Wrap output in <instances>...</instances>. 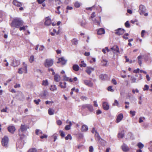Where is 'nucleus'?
<instances>
[{
  "label": "nucleus",
  "mask_w": 152,
  "mask_h": 152,
  "mask_svg": "<svg viewBox=\"0 0 152 152\" xmlns=\"http://www.w3.org/2000/svg\"><path fill=\"white\" fill-rule=\"evenodd\" d=\"M23 21L21 18L16 17L13 18L10 25L12 27L18 28L23 25Z\"/></svg>",
  "instance_id": "obj_1"
},
{
  "label": "nucleus",
  "mask_w": 152,
  "mask_h": 152,
  "mask_svg": "<svg viewBox=\"0 0 152 152\" xmlns=\"http://www.w3.org/2000/svg\"><path fill=\"white\" fill-rule=\"evenodd\" d=\"M28 127V126L22 124L20 129H19V135L21 139H23L25 137L24 133L26 132Z\"/></svg>",
  "instance_id": "obj_2"
},
{
  "label": "nucleus",
  "mask_w": 152,
  "mask_h": 152,
  "mask_svg": "<svg viewBox=\"0 0 152 152\" xmlns=\"http://www.w3.org/2000/svg\"><path fill=\"white\" fill-rule=\"evenodd\" d=\"M146 10V9L144 6L142 5H140V6L139 12L141 15H144L145 16H147L148 15V13H145Z\"/></svg>",
  "instance_id": "obj_3"
},
{
  "label": "nucleus",
  "mask_w": 152,
  "mask_h": 152,
  "mask_svg": "<svg viewBox=\"0 0 152 152\" xmlns=\"http://www.w3.org/2000/svg\"><path fill=\"white\" fill-rule=\"evenodd\" d=\"M53 60L52 59H47L45 60L44 64L45 67H49L53 65Z\"/></svg>",
  "instance_id": "obj_4"
},
{
  "label": "nucleus",
  "mask_w": 152,
  "mask_h": 152,
  "mask_svg": "<svg viewBox=\"0 0 152 152\" xmlns=\"http://www.w3.org/2000/svg\"><path fill=\"white\" fill-rule=\"evenodd\" d=\"M9 139L7 137L5 136L2 139L1 143L4 147H7Z\"/></svg>",
  "instance_id": "obj_5"
},
{
  "label": "nucleus",
  "mask_w": 152,
  "mask_h": 152,
  "mask_svg": "<svg viewBox=\"0 0 152 152\" xmlns=\"http://www.w3.org/2000/svg\"><path fill=\"white\" fill-rule=\"evenodd\" d=\"M115 34L118 35H120L123 34L125 32V30L124 29L119 28L115 30Z\"/></svg>",
  "instance_id": "obj_6"
},
{
  "label": "nucleus",
  "mask_w": 152,
  "mask_h": 152,
  "mask_svg": "<svg viewBox=\"0 0 152 152\" xmlns=\"http://www.w3.org/2000/svg\"><path fill=\"white\" fill-rule=\"evenodd\" d=\"M12 66L14 67L18 66L20 64V61L19 60H17L15 59H14L12 62Z\"/></svg>",
  "instance_id": "obj_7"
},
{
  "label": "nucleus",
  "mask_w": 152,
  "mask_h": 152,
  "mask_svg": "<svg viewBox=\"0 0 152 152\" xmlns=\"http://www.w3.org/2000/svg\"><path fill=\"white\" fill-rule=\"evenodd\" d=\"M84 84L90 87H92L93 86V83L91 80H83Z\"/></svg>",
  "instance_id": "obj_8"
},
{
  "label": "nucleus",
  "mask_w": 152,
  "mask_h": 152,
  "mask_svg": "<svg viewBox=\"0 0 152 152\" xmlns=\"http://www.w3.org/2000/svg\"><path fill=\"white\" fill-rule=\"evenodd\" d=\"M51 23V20L49 16L45 18V24L47 26L50 25Z\"/></svg>",
  "instance_id": "obj_9"
},
{
  "label": "nucleus",
  "mask_w": 152,
  "mask_h": 152,
  "mask_svg": "<svg viewBox=\"0 0 152 152\" xmlns=\"http://www.w3.org/2000/svg\"><path fill=\"white\" fill-rule=\"evenodd\" d=\"M111 49L114 51L113 53L114 54H115V52H116L118 53H120V51L117 45H115L111 48Z\"/></svg>",
  "instance_id": "obj_10"
},
{
  "label": "nucleus",
  "mask_w": 152,
  "mask_h": 152,
  "mask_svg": "<svg viewBox=\"0 0 152 152\" xmlns=\"http://www.w3.org/2000/svg\"><path fill=\"white\" fill-rule=\"evenodd\" d=\"M123 118V115L122 113H120L117 116L116 122L118 123L121 121Z\"/></svg>",
  "instance_id": "obj_11"
},
{
  "label": "nucleus",
  "mask_w": 152,
  "mask_h": 152,
  "mask_svg": "<svg viewBox=\"0 0 152 152\" xmlns=\"http://www.w3.org/2000/svg\"><path fill=\"white\" fill-rule=\"evenodd\" d=\"M94 68L93 67H88L86 68V72L89 75H90L91 72L94 71Z\"/></svg>",
  "instance_id": "obj_12"
},
{
  "label": "nucleus",
  "mask_w": 152,
  "mask_h": 152,
  "mask_svg": "<svg viewBox=\"0 0 152 152\" xmlns=\"http://www.w3.org/2000/svg\"><path fill=\"white\" fill-rule=\"evenodd\" d=\"M96 140L98 141L99 143L102 146H104L106 144V141L102 139L101 137L99 139L97 140Z\"/></svg>",
  "instance_id": "obj_13"
},
{
  "label": "nucleus",
  "mask_w": 152,
  "mask_h": 152,
  "mask_svg": "<svg viewBox=\"0 0 152 152\" xmlns=\"http://www.w3.org/2000/svg\"><path fill=\"white\" fill-rule=\"evenodd\" d=\"M15 130V127L13 126H10L8 127V131L12 133H13Z\"/></svg>",
  "instance_id": "obj_14"
},
{
  "label": "nucleus",
  "mask_w": 152,
  "mask_h": 152,
  "mask_svg": "<svg viewBox=\"0 0 152 152\" xmlns=\"http://www.w3.org/2000/svg\"><path fill=\"white\" fill-rule=\"evenodd\" d=\"M58 60L57 63H61L62 64H65L67 61V60H65L63 57L59 58Z\"/></svg>",
  "instance_id": "obj_15"
},
{
  "label": "nucleus",
  "mask_w": 152,
  "mask_h": 152,
  "mask_svg": "<svg viewBox=\"0 0 152 152\" xmlns=\"http://www.w3.org/2000/svg\"><path fill=\"white\" fill-rule=\"evenodd\" d=\"M12 3L13 4L18 7H20L22 6V3L18 2L17 0H14Z\"/></svg>",
  "instance_id": "obj_16"
},
{
  "label": "nucleus",
  "mask_w": 152,
  "mask_h": 152,
  "mask_svg": "<svg viewBox=\"0 0 152 152\" xmlns=\"http://www.w3.org/2000/svg\"><path fill=\"white\" fill-rule=\"evenodd\" d=\"M6 16L5 12L2 11H0V22L2 20L3 18Z\"/></svg>",
  "instance_id": "obj_17"
},
{
  "label": "nucleus",
  "mask_w": 152,
  "mask_h": 152,
  "mask_svg": "<svg viewBox=\"0 0 152 152\" xmlns=\"http://www.w3.org/2000/svg\"><path fill=\"white\" fill-rule=\"evenodd\" d=\"M123 151L124 152H127L129 150V148L125 144H124L121 146Z\"/></svg>",
  "instance_id": "obj_18"
},
{
  "label": "nucleus",
  "mask_w": 152,
  "mask_h": 152,
  "mask_svg": "<svg viewBox=\"0 0 152 152\" xmlns=\"http://www.w3.org/2000/svg\"><path fill=\"white\" fill-rule=\"evenodd\" d=\"M103 107L104 110H108L109 108V106L107 103L104 102L103 103Z\"/></svg>",
  "instance_id": "obj_19"
},
{
  "label": "nucleus",
  "mask_w": 152,
  "mask_h": 152,
  "mask_svg": "<svg viewBox=\"0 0 152 152\" xmlns=\"http://www.w3.org/2000/svg\"><path fill=\"white\" fill-rule=\"evenodd\" d=\"M88 128L87 126L86 125H83L81 129V131L82 132H86L88 130Z\"/></svg>",
  "instance_id": "obj_20"
},
{
  "label": "nucleus",
  "mask_w": 152,
  "mask_h": 152,
  "mask_svg": "<svg viewBox=\"0 0 152 152\" xmlns=\"http://www.w3.org/2000/svg\"><path fill=\"white\" fill-rule=\"evenodd\" d=\"M105 33L104 29L102 28H99L97 31V34L98 35L104 34Z\"/></svg>",
  "instance_id": "obj_21"
},
{
  "label": "nucleus",
  "mask_w": 152,
  "mask_h": 152,
  "mask_svg": "<svg viewBox=\"0 0 152 152\" xmlns=\"http://www.w3.org/2000/svg\"><path fill=\"white\" fill-rule=\"evenodd\" d=\"M99 77L100 79L102 80H104L107 79V76L106 74H102L99 76Z\"/></svg>",
  "instance_id": "obj_22"
},
{
  "label": "nucleus",
  "mask_w": 152,
  "mask_h": 152,
  "mask_svg": "<svg viewBox=\"0 0 152 152\" xmlns=\"http://www.w3.org/2000/svg\"><path fill=\"white\" fill-rule=\"evenodd\" d=\"M99 21H98L96 19H95L94 20H93L94 24L98 26H100L101 20V17L100 16H99Z\"/></svg>",
  "instance_id": "obj_23"
},
{
  "label": "nucleus",
  "mask_w": 152,
  "mask_h": 152,
  "mask_svg": "<svg viewBox=\"0 0 152 152\" xmlns=\"http://www.w3.org/2000/svg\"><path fill=\"white\" fill-rule=\"evenodd\" d=\"M54 77V80L55 81L58 82L60 80V77L58 75L56 74L55 75Z\"/></svg>",
  "instance_id": "obj_24"
},
{
  "label": "nucleus",
  "mask_w": 152,
  "mask_h": 152,
  "mask_svg": "<svg viewBox=\"0 0 152 152\" xmlns=\"http://www.w3.org/2000/svg\"><path fill=\"white\" fill-rule=\"evenodd\" d=\"M124 131L121 132L118 134V138H122L124 137Z\"/></svg>",
  "instance_id": "obj_25"
},
{
  "label": "nucleus",
  "mask_w": 152,
  "mask_h": 152,
  "mask_svg": "<svg viewBox=\"0 0 152 152\" xmlns=\"http://www.w3.org/2000/svg\"><path fill=\"white\" fill-rule=\"evenodd\" d=\"M72 68L73 70L76 71H77L79 69V67L78 65L77 64L74 65L73 66Z\"/></svg>",
  "instance_id": "obj_26"
},
{
  "label": "nucleus",
  "mask_w": 152,
  "mask_h": 152,
  "mask_svg": "<svg viewBox=\"0 0 152 152\" xmlns=\"http://www.w3.org/2000/svg\"><path fill=\"white\" fill-rule=\"evenodd\" d=\"M42 85L45 86H48L49 85V83L48 80H43L42 81Z\"/></svg>",
  "instance_id": "obj_27"
},
{
  "label": "nucleus",
  "mask_w": 152,
  "mask_h": 152,
  "mask_svg": "<svg viewBox=\"0 0 152 152\" xmlns=\"http://www.w3.org/2000/svg\"><path fill=\"white\" fill-rule=\"evenodd\" d=\"M69 125H66L65 127V129L66 130H69L70 129L71 126L72 125V124L71 121H69Z\"/></svg>",
  "instance_id": "obj_28"
},
{
  "label": "nucleus",
  "mask_w": 152,
  "mask_h": 152,
  "mask_svg": "<svg viewBox=\"0 0 152 152\" xmlns=\"http://www.w3.org/2000/svg\"><path fill=\"white\" fill-rule=\"evenodd\" d=\"M142 56H139L137 57V59L138 60V63L140 66H141L142 64Z\"/></svg>",
  "instance_id": "obj_29"
},
{
  "label": "nucleus",
  "mask_w": 152,
  "mask_h": 152,
  "mask_svg": "<svg viewBox=\"0 0 152 152\" xmlns=\"http://www.w3.org/2000/svg\"><path fill=\"white\" fill-rule=\"evenodd\" d=\"M50 90L52 91H54L57 90V88L56 85H51L50 88Z\"/></svg>",
  "instance_id": "obj_30"
},
{
  "label": "nucleus",
  "mask_w": 152,
  "mask_h": 152,
  "mask_svg": "<svg viewBox=\"0 0 152 152\" xmlns=\"http://www.w3.org/2000/svg\"><path fill=\"white\" fill-rule=\"evenodd\" d=\"M48 113L49 115H52L54 114V110L50 108L48 110Z\"/></svg>",
  "instance_id": "obj_31"
},
{
  "label": "nucleus",
  "mask_w": 152,
  "mask_h": 152,
  "mask_svg": "<svg viewBox=\"0 0 152 152\" xmlns=\"http://www.w3.org/2000/svg\"><path fill=\"white\" fill-rule=\"evenodd\" d=\"M95 139L96 140H97L98 139H99V138H101L99 133L97 132L96 133H95Z\"/></svg>",
  "instance_id": "obj_32"
},
{
  "label": "nucleus",
  "mask_w": 152,
  "mask_h": 152,
  "mask_svg": "<svg viewBox=\"0 0 152 152\" xmlns=\"http://www.w3.org/2000/svg\"><path fill=\"white\" fill-rule=\"evenodd\" d=\"M88 109L91 112H93L94 110L93 107L91 104H89V105L88 107Z\"/></svg>",
  "instance_id": "obj_33"
},
{
  "label": "nucleus",
  "mask_w": 152,
  "mask_h": 152,
  "mask_svg": "<svg viewBox=\"0 0 152 152\" xmlns=\"http://www.w3.org/2000/svg\"><path fill=\"white\" fill-rule=\"evenodd\" d=\"M23 64L24 65V66L23 68H22V69L23 71H25V73H27V65L26 64H25L24 62H23Z\"/></svg>",
  "instance_id": "obj_34"
},
{
  "label": "nucleus",
  "mask_w": 152,
  "mask_h": 152,
  "mask_svg": "<svg viewBox=\"0 0 152 152\" xmlns=\"http://www.w3.org/2000/svg\"><path fill=\"white\" fill-rule=\"evenodd\" d=\"M40 96L42 98H45L46 96V94L45 91H44L43 92L39 94Z\"/></svg>",
  "instance_id": "obj_35"
},
{
  "label": "nucleus",
  "mask_w": 152,
  "mask_h": 152,
  "mask_svg": "<svg viewBox=\"0 0 152 152\" xmlns=\"http://www.w3.org/2000/svg\"><path fill=\"white\" fill-rule=\"evenodd\" d=\"M72 43L73 45H76L78 43L77 40L76 39H74L72 40Z\"/></svg>",
  "instance_id": "obj_36"
},
{
  "label": "nucleus",
  "mask_w": 152,
  "mask_h": 152,
  "mask_svg": "<svg viewBox=\"0 0 152 152\" xmlns=\"http://www.w3.org/2000/svg\"><path fill=\"white\" fill-rule=\"evenodd\" d=\"M107 61L104 59H103L101 61L102 65L104 66L107 65Z\"/></svg>",
  "instance_id": "obj_37"
},
{
  "label": "nucleus",
  "mask_w": 152,
  "mask_h": 152,
  "mask_svg": "<svg viewBox=\"0 0 152 152\" xmlns=\"http://www.w3.org/2000/svg\"><path fill=\"white\" fill-rule=\"evenodd\" d=\"M73 9V7H72L70 6H67L66 7V12L68 13V10H71Z\"/></svg>",
  "instance_id": "obj_38"
},
{
  "label": "nucleus",
  "mask_w": 152,
  "mask_h": 152,
  "mask_svg": "<svg viewBox=\"0 0 152 152\" xmlns=\"http://www.w3.org/2000/svg\"><path fill=\"white\" fill-rule=\"evenodd\" d=\"M131 80L132 83H135L136 82V79L134 76H131Z\"/></svg>",
  "instance_id": "obj_39"
},
{
  "label": "nucleus",
  "mask_w": 152,
  "mask_h": 152,
  "mask_svg": "<svg viewBox=\"0 0 152 152\" xmlns=\"http://www.w3.org/2000/svg\"><path fill=\"white\" fill-rule=\"evenodd\" d=\"M65 139L66 140H67L69 139L71 140L72 139V137L70 134H68L67 136L65 137Z\"/></svg>",
  "instance_id": "obj_40"
},
{
  "label": "nucleus",
  "mask_w": 152,
  "mask_h": 152,
  "mask_svg": "<svg viewBox=\"0 0 152 152\" xmlns=\"http://www.w3.org/2000/svg\"><path fill=\"white\" fill-rule=\"evenodd\" d=\"M81 63L80 64V67H85L86 66V64L84 63L83 61H81Z\"/></svg>",
  "instance_id": "obj_41"
},
{
  "label": "nucleus",
  "mask_w": 152,
  "mask_h": 152,
  "mask_svg": "<svg viewBox=\"0 0 152 152\" xmlns=\"http://www.w3.org/2000/svg\"><path fill=\"white\" fill-rule=\"evenodd\" d=\"M28 152H37V150L35 148H32L30 149L28 151Z\"/></svg>",
  "instance_id": "obj_42"
},
{
  "label": "nucleus",
  "mask_w": 152,
  "mask_h": 152,
  "mask_svg": "<svg viewBox=\"0 0 152 152\" xmlns=\"http://www.w3.org/2000/svg\"><path fill=\"white\" fill-rule=\"evenodd\" d=\"M137 145L139 148L140 149L144 147V145L141 142H139L137 144Z\"/></svg>",
  "instance_id": "obj_43"
},
{
  "label": "nucleus",
  "mask_w": 152,
  "mask_h": 152,
  "mask_svg": "<svg viewBox=\"0 0 152 152\" xmlns=\"http://www.w3.org/2000/svg\"><path fill=\"white\" fill-rule=\"evenodd\" d=\"M34 60V57L33 56H31L30 57L29 59V61L30 63H32Z\"/></svg>",
  "instance_id": "obj_44"
},
{
  "label": "nucleus",
  "mask_w": 152,
  "mask_h": 152,
  "mask_svg": "<svg viewBox=\"0 0 152 152\" xmlns=\"http://www.w3.org/2000/svg\"><path fill=\"white\" fill-rule=\"evenodd\" d=\"M61 6H58L56 8V9L57 10V11H56V12L58 14H60L61 13V12L59 11V9L61 8Z\"/></svg>",
  "instance_id": "obj_45"
},
{
  "label": "nucleus",
  "mask_w": 152,
  "mask_h": 152,
  "mask_svg": "<svg viewBox=\"0 0 152 152\" xmlns=\"http://www.w3.org/2000/svg\"><path fill=\"white\" fill-rule=\"evenodd\" d=\"M129 34L128 33H126L123 36V38L125 39H128V37H127Z\"/></svg>",
  "instance_id": "obj_46"
},
{
  "label": "nucleus",
  "mask_w": 152,
  "mask_h": 152,
  "mask_svg": "<svg viewBox=\"0 0 152 152\" xmlns=\"http://www.w3.org/2000/svg\"><path fill=\"white\" fill-rule=\"evenodd\" d=\"M86 24V21H82L81 23V26L83 27H85V25Z\"/></svg>",
  "instance_id": "obj_47"
},
{
  "label": "nucleus",
  "mask_w": 152,
  "mask_h": 152,
  "mask_svg": "<svg viewBox=\"0 0 152 152\" xmlns=\"http://www.w3.org/2000/svg\"><path fill=\"white\" fill-rule=\"evenodd\" d=\"M119 103L118 101L116 100H115L114 101V103L113 104V105L114 106H117L118 107Z\"/></svg>",
  "instance_id": "obj_48"
},
{
  "label": "nucleus",
  "mask_w": 152,
  "mask_h": 152,
  "mask_svg": "<svg viewBox=\"0 0 152 152\" xmlns=\"http://www.w3.org/2000/svg\"><path fill=\"white\" fill-rule=\"evenodd\" d=\"M88 105H89V104H85L83 105L82 106V109H83L86 108H88Z\"/></svg>",
  "instance_id": "obj_49"
},
{
  "label": "nucleus",
  "mask_w": 152,
  "mask_h": 152,
  "mask_svg": "<svg viewBox=\"0 0 152 152\" xmlns=\"http://www.w3.org/2000/svg\"><path fill=\"white\" fill-rule=\"evenodd\" d=\"M74 5L76 7L78 8L80 7V4L78 2H76L75 3Z\"/></svg>",
  "instance_id": "obj_50"
},
{
  "label": "nucleus",
  "mask_w": 152,
  "mask_h": 152,
  "mask_svg": "<svg viewBox=\"0 0 152 152\" xmlns=\"http://www.w3.org/2000/svg\"><path fill=\"white\" fill-rule=\"evenodd\" d=\"M125 26L127 28H129L130 27V25L128 21H126V22L125 23Z\"/></svg>",
  "instance_id": "obj_51"
},
{
  "label": "nucleus",
  "mask_w": 152,
  "mask_h": 152,
  "mask_svg": "<svg viewBox=\"0 0 152 152\" xmlns=\"http://www.w3.org/2000/svg\"><path fill=\"white\" fill-rule=\"evenodd\" d=\"M41 101V100L39 99H35L34 100V102L36 104H39V103Z\"/></svg>",
  "instance_id": "obj_52"
},
{
  "label": "nucleus",
  "mask_w": 152,
  "mask_h": 152,
  "mask_svg": "<svg viewBox=\"0 0 152 152\" xmlns=\"http://www.w3.org/2000/svg\"><path fill=\"white\" fill-rule=\"evenodd\" d=\"M149 86L147 85H145L144 86V88H143V90L144 91H147L148 90Z\"/></svg>",
  "instance_id": "obj_53"
},
{
  "label": "nucleus",
  "mask_w": 152,
  "mask_h": 152,
  "mask_svg": "<svg viewBox=\"0 0 152 152\" xmlns=\"http://www.w3.org/2000/svg\"><path fill=\"white\" fill-rule=\"evenodd\" d=\"M63 80L66 81H68L69 77H67L66 75H64L63 76Z\"/></svg>",
  "instance_id": "obj_54"
},
{
  "label": "nucleus",
  "mask_w": 152,
  "mask_h": 152,
  "mask_svg": "<svg viewBox=\"0 0 152 152\" xmlns=\"http://www.w3.org/2000/svg\"><path fill=\"white\" fill-rule=\"evenodd\" d=\"M59 132L60 133V135L62 137H64L65 136L64 133L61 130H60Z\"/></svg>",
  "instance_id": "obj_55"
},
{
  "label": "nucleus",
  "mask_w": 152,
  "mask_h": 152,
  "mask_svg": "<svg viewBox=\"0 0 152 152\" xmlns=\"http://www.w3.org/2000/svg\"><path fill=\"white\" fill-rule=\"evenodd\" d=\"M112 86H110L107 88V90L108 91H110L111 92L114 91V90L112 88Z\"/></svg>",
  "instance_id": "obj_56"
},
{
  "label": "nucleus",
  "mask_w": 152,
  "mask_h": 152,
  "mask_svg": "<svg viewBox=\"0 0 152 152\" xmlns=\"http://www.w3.org/2000/svg\"><path fill=\"white\" fill-rule=\"evenodd\" d=\"M145 118L144 117H140L139 118V123H141V122H143V119H145Z\"/></svg>",
  "instance_id": "obj_57"
},
{
  "label": "nucleus",
  "mask_w": 152,
  "mask_h": 152,
  "mask_svg": "<svg viewBox=\"0 0 152 152\" xmlns=\"http://www.w3.org/2000/svg\"><path fill=\"white\" fill-rule=\"evenodd\" d=\"M55 1L56 2V5L57 6L58 5L61 4V2L58 0H55Z\"/></svg>",
  "instance_id": "obj_58"
},
{
  "label": "nucleus",
  "mask_w": 152,
  "mask_h": 152,
  "mask_svg": "<svg viewBox=\"0 0 152 152\" xmlns=\"http://www.w3.org/2000/svg\"><path fill=\"white\" fill-rule=\"evenodd\" d=\"M48 137V136L46 134H43V135H41L40 136V138L43 139L44 138H47Z\"/></svg>",
  "instance_id": "obj_59"
},
{
  "label": "nucleus",
  "mask_w": 152,
  "mask_h": 152,
  "mask_svg": "<svg viewBox=\"0 0 152 152\" xmlns=\"http://www.w3.org/2000/svg\"><path fill=\"white\" fill-rule=\"evenodd\" d=\"M136 112L135 111H130V113L132 115V116H134L135 115Z\"/></svg>",
  "instance_id": "obj_60"
},
{
  "label": "nucleus",
  "mask_w": 152,
  "mask_h": 152,
  "mask_svg": "<svg viewBox=\"0 0 152 152\" xmlns=\"http://www.w3.org/2000/svg\"><path fill=\"white\" fill-rule=\"evenodd\" d=\"M57 124L58 125H61L62 124V122L60 120H58L56 121Z\"/></svg>",
  "instance_id": "obj_61"
},
{
  "label": "nucleus",
  "mask_w": 152,
  "mask_h": 152,
  "mask_svg": "<svg viewBox=\"0 0 152 152\" xmlns=\"http://www.w3.org/2000/svg\"><path fill=\"white\" fill-rule=\"evenodd\" d=\"M78 137L80 139H82L83 137V135L81 133H80L78 134Z\"/></svg>",
  "instance_id": "obj_62"
},
{
  "label": "nucleus",
  "mask_w": 152,
  "mask_h": 152,
  "mask_svg": "<svg viewBox=\"0 0 152 152\" xmlns=\"http://www.w3.org/2000/svg\"><path fill=\"white\" fill-rule=\"evenodd\" d=\"M19 28V30L20 31L22 30L25 31L26 30V28H25V27L24 26H23L22 27H21L20 26Z\"/></svg>",
  "instance_id": "obj_63"
},
{
  "label": "nucleus",
  "mask_w": 152,
  "mask_h": 152,
  "mask_svg": "<svg viewBox=\"0 0 152 152\" xmlns=\"http://www.w3.org/2000/svg\"><path fill=\"white\" fill-rule=\"evenodd\" d=\"M7 107H6L5 108L3 109L2 110H1V111L2 112H7Z\"/></svg>",
  "instance_id": "obj_64"
}]
</instances>
